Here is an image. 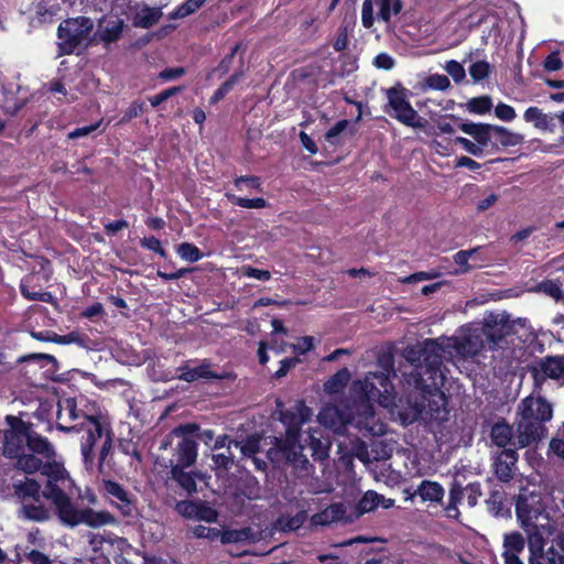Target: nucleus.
Wrapping results in <instances>:
<instances>
[{
    "instance_id": "nucleus-1",
    "label": "nucleus",
    "mask_w": 564,
    "mask_h": 564,
    "mask_svg": "<svg viewBox=\"0 0 564 564\" xmlns=\"http://www.w3.org/2000/svg\"><path fill=\"white\" fill-rule=\"evenodd\" d=\"M445 347L436 339H425L404 348L402 355L413 367L402 373L403 382L413 388L408 406L400 411L403 424L413 423L429 414L426 410V395L424 392L436 389L443 380L441 366L443 364Z\"/></svg>"
},
{
    "instance_id": "nucleus-2",
    "label": "nucleus",
    "mask_w": 564,
    "mask_h": 564,
    "mask_svg": "<svg viewBox=\"0 0 564 564\" xmlns=\"http://www.w3.org/2000/svg\"><path fill=\"white\" fill-rule=\"evenodd\" d=\"M516 512L527 533L529 564H564V534H557L545 550V540L553 533L547 513L529 506L527 499L517 502Z\"/></svg>"
},
{
    "instance_id": "nucleus-3",
    "label": "nucleus",
    "mask_w": 564,
    "mask_h": 564,
    "mask_svg": "<svg viewBox=\"0 0 564 564\" xmlns=\"http://www.w3.org/2000/svg\"><path fill=\"white\" fill-rule=\"evenodd\" d=\"M14 437L13 432L6 433V444L3 453L8 457H17L15 467L26 474H34L41 471L42 475L47 477L45 488L42 496L48 500L57 498L66 494L74 482L70 479L64 465L56 460L43 462V459L34 455H19L18 448L11 444L10 438Z\"/></svg>"
},
{
    "instance_id": "nucleus-4",
    "label": "nucleus",
    "mask_w": 564,
    "mask_h": 564,
    "mask_svg": "<svg viewBox=\"0 0 564 564\" xmlns=\"http://www.w3.org/2000/svg\"><path fill=\"white\" fill-rule=\"evenodd\" d=\"M553 409L542 397L529 395L517 408L516 441L518 448L536 445L546 436L545 423L552 419Z\"/></svg>"
},
{
    "instance_id": "nucleus-5",
    "label": "nucleus",
    "mask_w": 564,
    "mask_h": 564,
    "mask_svg": "<svg viewBox=\"0 0 564 564\" xmlns=\"http://www.w3.org/2000/svg\"><path fill=\"white\" fill-rule=\"evenodd\" d=\"M83 419L84 421L79 423V427L75 432L83 433L80 449L84 463L87 468L93 467L94 446L101 442L99 449V467H101L112 446L111 431L105 427L96 416L83 415Z\"/></svg>"
},
{
    "instance_id": "nucleus-6",
    "label": "nucleus",
    "mask_w": 564,
    "mask_h": 564,
    "mask_svg": "<svg viewBox=\"0 0 564 564\" xmlns=\"http://www.w3.org/2000/svg\"><path fill=\"white\" fill-rule=\"evenodd\" d=\"M94 21L87 17H76L63 20L57 29L59 55L73 54L77 48L90 44Z\"/></svg>"
},
{
    "instance_id": "nucleus-7",
    "label": "nucleus",
    "mask_w": 564,
    "mask_h": 564,
    "mask_svg": "<svg viewBox=\"0 0 564 564\" xmlns=\"http://www.w3.org/2000/svg\"><path fill=\"white\" fill-rule=\"evenodd\" d=\"M275 449L268 452L272 462L279 463L280 459L275 456L280 455L284 464L290 466L297 477H307L313 471V465L307 457L302 453L303 446L296 438V432H291L284 440H278Z\"/></svg>"
},
{
    "instance_id": "nucleus-8",
    "label": "nucleus",
    "mask_w": 564,
    "mask_h": 564,
    "mask_svg": "<svg viewBox=\"0 0 564 564\" xmlns=\"http://www.w3.org/2000/svg\"><path fill=\"white\" fill-rule=\"evenodd\" d=\"M275 449L268 452L272 462L279 463L280 459L275 456L280 455L284 464L290 466L297 477H307L313 471V465L307 457L302 453L303 446L296 438V432H291L284 440H278Z\"/></svg>"
},
{
    "instance_id": "nucleus-9",
    "label": "nucleus",
    "mask_w": 564,
    "mask_h": 564,
    "mask_svg": "<svg viewBox=\"0 0 564 564\" xmlns=\"http://www.w3.org/2000/svg\"><path fill=\"white\" fill-rule=\"evenodd\" d=\"M275 449L268 452L272 462L279 463L280 459L275 456L280 455L284 464L290 466L297 477H307L313 471V465L307 457L302 453L303 446L296 438V432H291L284 440H278Z\"/></svg>"
},
{
    "instance_id": "nucleus-10",
    "label": "nucleus",
    "mask_w": 564,
    "mask_h": 564,
    "mask_svg": "<svg viewBox=\"0 0 564 564\" xmlns=\"http://www.w3.org/2000/svg\"><path fill=\"white\" fill-rule=\"evenodd\" d=\"M391 373L395 376L391 362H388L387 372H369L360 382L361 390L366 397V399L360 401H376L384 408L391 405L394 399V388L390 380Z\"/></svg>"
},
{
    "instance_id": "nucleus-11",
    "label": "nucleus",
    "mask_w": 564,
    "mask_h": 564,
    "mask_svg": "<svg viewBox=\"0 0 564 564\" xmlns=\"http://www.w3.org/2000/svg\"><path fill=\"white\" fill-rule=\"evenodd\" d=\"M348 422L364 436H381L387 432V425L375 413L372 404L368 401L354 403Z\"/></svg>"
},
{
    "instance_id": "nucleus-12",
    "label": "nucleus",
    "mask_w": 564,
    "mask_h": 564,
    "mask_svg": "<svg viewBox=\"0 0 564 564\" xmlns=\"http://www.w3.org/2000/svg\"><path fill=\"white\" fill-rule=\"evenodd\" d=\"M198 430L196 424H183L176 426L172 434L180 438L174 447L175 460L171 466L191 467L197 459V442L191 436Z\"/></svg>"
},
{
    "instance_id": "nucleus-13",
    "label": "nucleus",
    "mask_w": 564,
    "mask_h": 564,
    "mask_svg": "<svg viewBox=\"0 0 564 564\" xmlns=\"http://www.w3.org/2000/svg\"><path fill=\"white\" fill-rule=\"evenodd\" d=\"M388 106L393 110V117L403 124L412 128H423L425 120L419 116L406 100L405 89L400 85L387 90Z\"/></svg>"
},
{
    "instance_id": "nucleus-14",
    "label": "nucleus",
    "mask_w": 564,
    "mask_h": 564,
    "mask_svg": "<svg viewBox=\"0 0 564 564\" xmlns=\"http://www.w3.org/2000/svg\"><path fill=\"white\" fill-rule=\"evenodd\" d=\"M484 330L479 326H467L460 333L446 340V348H452L457 355L468 358L479 354L486 347Z\"/></svg>"
},
{
    "instance_id": "nucleus-15",
    "label": "nucleus",
    "mask_w": 564,
    "mask_h": 564,
    "mask_svg": "<svg viewBox=\"0 0 564 564\" xmlns=\"http://www.w3.org/2000/svg\"><path fill=\"white\" fill-rule=\"evenodd\" d=\"M516 324L522 325L521 319L511 321L506 313H490L484 317L482 325L479 327L485 333L484 336L489 348L494 349L506 336L516 333Z\"/></svg>"
},
{
    "instance_id": "nucleus-16",
    "label": "nucleus",
    "mask_w": 564,
    "mask_h": 564,
    "mask_svg": "<svg viewBox=\"0 0 564 564\" xmlns=\"http://www.w3.org/2000/svg\"><path fill=\"white\" fill-rule=\"evenodd\" d=\"M84 414L78 412L75 399L66 398L58 401L57 410V423L56 426L59 431L75 432L79 424L75 423L78 419L83 417Z\"/></svg>"
},
{
    "instance_id": "nucleus-17",
    "label": "nucleus",
    "mask_w": 564,
    "mask_h": 564,
    "mask_svg": "<svg viewBox=\"0 0 564 564\" xmlns=\"http://www.w3.org/2000/svg\"><path fill=\"white\" fill-rule=\"evenodd\" d=\"M459 128L463 132L475 139L477 145L481 147V152H484V149L489 145L492 149H498V144L491 142V138L496 133L495 124L466 122L462 123Z\"/></svg>"
},
{
    "instance_id": "nucleus-18",
    "label": "nucleus",
    "mask_w": 564,
    "mask_h": 564,
    "mask_svg": "<svg viewBox=\"0 0 564 564\" xmlns=\"http://www.w3.org/2000/svg\"><path fill=\"white\" fill-rule=\"evenodd\" d=\"M525 539L519 532H511L503 535L502 558L505 564H524L519 555L523 552Z\"/></svg>"
},
{
    "instance_id": "nucleus-19",
    "label": "nucleus",
    "mask_w": 564,
    "mask_h": 564,
    "mask_svg": "<svg viewBox=\"0 0 564 564\" xmlns=\"http://www.w3.org/2000/svg\"><path fill=\"white\" fill-rule=\"evenodd\" d=\"M351 411L345 415L338 406H325L318 413V422L333 430L336 433H344L347 426H350L348 420L350 419Z\"/></svg>"
},
{
    "instance_id": "nucleus-20",
    "label": "nucleus",
    "mask_w": 564,
    "mask_h": 564,
    "mask_svg": "<svg viewBox=\"0 0 564 564\" xmlns=\"http://www.w3.org/2000/svg\"><path fill=\"white\" fill-rule=\"evenodd\" d=\"M24 435L26 446L32 452L30 455H34L36 457L39 455L43 462L52 460L56 457L54 446L47 438L34 431H30L28 427H25Z\"/></svg>"
},
{
    "instance_id": "nucleus-21",
    "label": "nucleus",
    "mask_w": 564,
    "mask_h": 564,
    "mask_svg": "<svg viewBox=\"0 0 564 564\" xmlns=\"http://www.w3.org/2000/svg\"><path fill=\"white\" fill-rule=\"evenodd\" d=\"M518 462V454L516 449L508 448L501 451L495 458L494 469L495 475L500 481L508 482L513 477V468Z\"/></svg>"
},
{
    "instance_id": "nucleus-22",
    "label": "nucleus",
    "mask_w": 564,
    "mask_h": 564,
    "mask_svg": "<svg viewBox=\"0 0 564 564\" xmlns=\"http://www.w3.org/2000/svg\"><path fill=\"white\" fill-rule=\"evenodd\" d=\"M56 508L57 514L64 524L75 527L82 523L83 509H77L70 501L67 494L51 500Z\"/></svg>"
},
{
    "instance_id": "nucleus-23",
    "label": "nucleus",
    "mask_w": 564,
    "mask_h": 564,
    "mask_svg": "<svg viewBox=\"0 0 564 564\" xmlns=\"http://www.w3.org/2000/svg\"><path fill=\"white\" fill-rule=\"evenodd\" d=\"M347 508L344 503H333L323 511L315 513L311 521L313 525H329L337 521L345 523L354 521L351 516H346Z\"/></svg>"
},
{
    "instance_id": "nucleus-24",
    "label": "nucleus",
    "mask_w": 564,
    "mask_h": 564,
    "mask_svg": "<svg viewBox=\"0 0 564 564\" xmlns=\"http://www.w3.org/2000/svg\"><path fill=\"white\" fill-rule=\"evenodd\" d=\"M534 380L536 382L544 377L551 379H560L564 375V357L547 356L540 364L539 368H534Z\"/></svg>"
},
{
    "instance_id": "nucleus-25",
    "label": "nucleus",
    "mask_w": 564,
    "mask_h": 564,
    "mask_svg": "<svg viewBox=\"0 0 564 564\" xmlns=\"http://www.w3.org/2000/svg\"><path fill=\"white\" fill-rule=\"evenodd\" d=\"M180 371L178 379L186 382H193L197 379H224L225 375L216 373L210 370V362L204 360L199 366L189 368L188 366H182L177 369Z\"/></svg>"
},
{
    "instance_id": "nucleus-26",
    "label": "nucleus",
    "mask_w": 564,
    "mask_h": 564,
    "mask_svg": "<svg viewBox=\"0 0 564 564\" xmlns=\"http://www.w3.org/2000/svg\"><path fill=\"white\" fill-rule=\"evenodd\" d=\"M490 438L491 442L498 446L507 449L508 445H513L516 441V433H513V429L510 424L507 423L505 419H500L496 422L490 430Z\"/></svg>"
},
{
    "instance_id": "nucleus-27",
    "label": "nucleus",
    "mask_w": 564,
    "mask_h": 564,
    "mask_svg": "<svg viewBox=\"0 0 564 564\" xmlns=\"http://www.w3.org/2000/svg\"><path fill=\"white\" fill-rule=\"evenodd\" d=\"M259 532L253 531L251 528H242L239 530H220L219 540L223 544L230 543H254L259 541Z\"/></svg>"
},
{
    "instance_id": "nucleus-28",
    "label": "nucleus",
    "mask_w": 564,
    "mask_h": 564,
    "mask_svg": "<svg viewBox=\"0 0 564 564\" xmlns=\"http://www.w3.org/2000/svg\"><path fill=\"white\" fill-rule=\"evenodd\" d=\"M104 489L109 496L115 497L120 501L118 507L122 514L131 516L133 506L131 503L129 494L123 489L121 485L116 481L106 480L104 481Z\"/></svg>"
},
{
    "instance_id": "nucleus-29",
    "label": "nucleus",
    "mask_w": 564,
    "mask_h": 564,
    "mask_svg": "<svg viewBox=\"0 0 564 564\" xmlns=\"http://www.w3.org/2000/svg\"><path fill=\"white\" fill-rule=\"evenodd\" d=\"M42 496L22 502V513L24 518L33 521H45L50 519V510L43 505Z\"/></svg>"
},
{
    "instance_id": "nucleus-30",
    "label": "nucleus",
    "mask_w": 564,
    "mask_h": 564,
    "mask_svg": "<svg viewBox=\"0 0 564 564\" xmlns=\"http://www.w3.org/2000/svg\"><path fill=\"white\" fill-rule=\"evenodd\" d=\"M82 523L91 528H100L102 525L117 523V519L108 511H96L91 508H84Z\"/></svg>"
},
{
    "instance_id": "nucleus-31",
    "label": "nucleus",
    "mask_w": 564,
    "mask_h": 564,
    "mask_svg": "<svg viewBox=\"0 0 564 564\" xmlns=\"http://www.w3.org/2000/svg\"><path fill=\"white\" fill-rule=\"evenodd\" d=\"M186 467L171 466V478L175 480L181 488H183L188 495L197 491L196 481L194 475L185 471Z\"/></svg>"
},
{
    "instance_id": "nucleus-32",
    "label": "nucleus",
    "mask_w": 564,
    "mask_h": 564,
    "mask_svg": "<svg viewBox=\"0 0 564 564\" xmlns=\"http://www.w3.org/2000/svg\"><path fill=\"white\" fill-rule=\"evenodd\" d=\"M162 17L161 8L145 6L134 18V26L150 29L156 24Z\"/></svg>"
},
{
    "instance_id": "nucleus-33",
    "label": "nucleus",
    "mask_w": 564,
    "mask_h": 564,
    "mask_svg": "<svg viewBox=\"0 0 564 564\" xmlns=\"http://www.w3.org/2000/svg\"><path fill=\"white\" fill-rule=\"evenodd\" d=\"M381 495H378L376 491L369 490L367 491L359 502L352 508L354 514H350L354 519L359 518L361 514L370 512L376 509V507L380 503Z\"/></svg>"
},
{
    "instance_id": "nucleus-34",
    "label": "nucleus",
    "mask_w": 564,
    "mask_h": 564,
    "mask_svg": "<svg viewBox=\"0 0 564 564\" xmlns=\"http://www.w3.org/2000/svg\"><path fill=\"white\" fill-rule=\"evenodd\" d=\"M212 460L214 463L213 469L215 470L216 476L221 477L234 465L235 456L231 449H226L224 453L213 454Z\"/></svg>"
},
{
    "instance_id": "nucleus-35",
    "label": "nucleus",
    "mask_w": 564,
    "mask_h": 564,
    "mask_svg": "<svg viewBox=\"0 0 564 564\" xmlns=\"http://www.w3.org/2000/svg\"><path fill=\"white\" fill-rule=\"evenodd\" d=\"M423 500L440 501L444 495L442 486L434 481L424 480L415 491Z\"/></svg>"
},
{
    "instance_id": "nucleus-36",
    "label": "nucleus",
    "mask_w": 564,
    "mask_h": 564,
    "mask_svg": "<svg viewBox=\"0 0 564 564\" xmlns=\"http://www.w3.org/2000/svg\"><path fill=\"white\" fill-rule=\"evenodd\" d=\"M123 25L124 23L121 19L109 21L100 32L99 40L105 43V45L116 42L122 34Z\"/></svg>"
},
{
    "instance_id": "nucleus-37",
    "label": "nucleus",
    "mask_w": 564,
    "mask_h": 564,
    "mask_svg": "<svg viewBox=\"0 0 564 564\" xmlns=\"http://www.w3.org/2000/svg\"><path fill=\"white\" fill-rule=\"evenodd\" d=\"M307 519L305 511H299L294 516H282L278 519L276 525L282 531H295L300 529Z\"/></svg>"
},
{
    "instance_id": "nucleus-38",
    "label": "nucleus",
    "mask_w": 564,
    "mask_h": 564,
    "mask_svg": "<svg viewBox=\"0 0 564 564\" xmlns=\"http://www.w3.org/2000/svg\"><path fill=\"white\" fill-rule=\"evenodd\" d=\"M523 117L525 121L533 122L534 127L541 130H547L552 122V118L543 113L538 107L528 108Z\"/></svg>"
},
{
    "instance_id": "nucleus-39",
    "label": "nucleus",
    "mask_w": 564,
    "mask_h": 564,
    "mask_svg": "<svg viewBox=\"0 0 564 564\" xmlns=\"http://www.w3.org/2000/svg\"><path fill=\"white\" fill-rule=\"evenodd\" d=\"M495 137L498 139L501 147H514L524 141V137L520 133L512 132L505 127L496 126Z\"/></svg>"
},
{
    "instance_id": "nucleus-40",
    "label": "nucleus",
    "mask_w": 564,
    "mask_h": 564,
    "mask_svg": "<svg viewBox=\"0 0 564 564\" xmlns=\"http://www.w3.org/2000/svg\"><path fill=\"white\" fill-rule=\"evenodd\" d=\"M463 500H465L463 487L458 484H453L449 490V501L448 505L446 506V512L449 518H458L459 510L457 508V505L460 503Z\"/></svg>"
},
{
    "instance_id": "nucleus-41",
    "label": "nucleus",
    "mask_w": 564,
    "mask_h": 564,
    "mask_svg": "<svg viewBox=\"0 0 564 564\" xmlns=\"http://www.w3.org/2000/svg\"><path fill=\"white\" fill-rule=\"evenodd\" d=\"M40 484L34 479H26L24 482L15 486V492L22 499V502L40 497Z\"/></svg>"
},
{
    "instance_id": "nucleus-42",
    "label": "nucleus",
    "mask_w": 564,
    "mask_h": 564,
    "mask_svg": "<svg viewBox=\"0 0 564 564\" xmlns=\"http://www.w3.org/2000/svg\"><path fill=\"white\" fill-rule=\"evenodd\" d=\"M378 18L388 23L392 15H397L402 10L401 0H379Z\"/></svg>"
},
{
    "instance_id": "nucleus-43",
    "label": "nucleus",
    "mask_w": 564,
    "mask_h": 564,
    "mask_svg": "<svg viewBox=\"0 0 564 564\" xmlns=\"http://www.w3.org/2000/svg\"><path fill=\"white\" fill-rule=\"evenodd\" d=\"M207 0H186L183 4H181L176 10L169 14L171 20L184 19L193 13H195L198 9H200Z\"/></svg>"
},
{
    "instance_id": "nucleus-44",
    "label": "nucleus",
    "mask_w": 564,
    "mask_h": 564,
    "mask_svg": "<svg viewBox=\"0 0 564 564\" xmlns=\"http://www.w3.org/2000/svg\"><path fill=\"white\" fill-rule=\"evenodd\" d=\"M296 416L295 406L280 412V421L286 425L285 436H289L291 432H296V438H300L301 420H297Z\"/></svg>"
},
{
    "instance_id": "nucleus-45",
    "label": "nucleus",
    "mask_w": 564,
    "mask_h": 564,
    "mask_svg": "<svg viewBox=\"0 0 564 564\" xmlns=\"http://www.w3.org/2000/svg\"><path fill=\"white\" fill-rule=\"evenodd\" d=\"M243 77V70L239 69L235 74H232L226 82H224L220 87L215 91L210 101L216 104L221 100L232 88Z\"/></svg>"
},
{
    "instance_id": "nucleus-46",
    "label": "nucleus",
    "mask_w": 564,
    "mask_h": 564,
    "mask_svg": "<svg viewBox=\"0 0 564 564\" xmlns=\"http://www.w3.org/2000/svg\"><path fill=\"white\" fill-rule=\"evenodd\" d=\"M354 455L360 459L365 464H370L372 462L384 460L386 453L372 455L371 449H368V446L365 442L357 443L352 448Z\"/></svg>"
},
{
    "instance_id": "nucleus-47",
    "label": "nucleus",
    "mask_w": 564,
    "mask_h": 564,
    "mask_svg": "<svg viewBox=\"0 0 564 564\" xmlns=\"http://www.w3.org/2000/svg\"><path fill=\"white\" fill-rule=\"evenodd\" d=\"M466 107L470 112L484 115L491 110L492 100L489 96L475 97L468 100Z\"/></svg>"
},
{
    "instance_id": "nucleus-48",
    "label": "nucleus",
    "mask_w": 564,
    "mask_h": 564,
    "mask_svg": "<svg viewBox=\"0 0 564 564\" xmlns=\"http://www.w3.org/2000/svg\"><path fill=\"white\" fill-rule=\"evenodd\" d=\"M218 512L204 501H198L195 520L205 521L208 523L217 522Z\"/></svg>"
},
{
    "instance_id": "nucleus-49",
    "label": "nucleus",
    "mask_w": 564,
    "mask_h": 564,
    "mask_svg": "<svg viewBox=\"0 0 564 564\" xmlns=\"http://www.w3.org/2000/svg\"><path fill=\"white\" fill-rule=\"evenodd\" d=\"M503 501H505V492L495 490L490 494L489 498L486 500V505L488 510L494 516H501L503 510Z\"/></svg>"
},
{
    "instance_id": "nucleus-50",
    "label": "nucleus",
    "mask_w": 564,
    "mask_h": 564,
    "mask_svg": "<svg viewBox=\"0 0 564 564\" xmlns=\"http://www.w3.org/2000/svg\"><path fill=\"white\" fill-rule=\"evenodd\" d=\"M227 197L232 204L240 206L242 208L259 209V208H264L267 206V202L263 198H252V199L251 198H242V197H237L232 194H227Z\"/></svg>"
},
{
    "instance_id": "nucleus-51",
    "label": "nucleus",
    "mask_w": 564,
    "mask_h": 564,
    "mask_svg": "<svg viewBox=\"0 0 564 564\" xmlns=\"http://www.w3.org/2000/svg\"><path fill=\"white\" fill-rule=\"evenodd\" d=\"M177 253L182 259L189 262H196L202 258V252L199 249L189 242H183L178 245Z\"/></svg>"
},
{
    "instance_id": "nucleus-52",
    "label": "nucleus",
    "mask_w": 564,
    "mask_h": 564,
    "mask_svg": "<svg viewBox=\"0 0 564 564\" xmlns=\"http://www.w3.org/2000/svg\"><path fill=\"white\" fill-rule=\"evenodd\" d=\"M539 290L551 297H553L555 301H563L564 300V293L561 289V284L557 281L547 280L539 284Z\"/></svg>"
},
{
    "instance_id": "nucleus-53",
    "label": "nucleus",
    "mask_w": 564,
    "mask_h": 564,
    "mask_svg": "<svg viewBox=\"0 0 564 564\" xmlns=\"http://www.w3.org/2000/svg\"><path fill=\"white\" fill-rule=\"evenodd\" d=\"M491 66L486 61H478L469 67V74L475 82H479L488 77Z\"/></svg>"
},
{
    "instance_id": "nucleus-54",
    "label": "nucleus",
    "mask_w": 564,
    "mask_h": 564,
    "mask_svg": "<svg viewBox=\"0 0 564 564\" xmlns=\"http://www.w3.org/2000/svg\"><path fill=\"white\" fill-rule=\"evenodd\" d=\"M192 534L197 539H207L209 541H216L219 540L220 530L198 524L192 529Z\"/></svg>"
},
{
    "instance_id": "nucleus-55",
    "label": "nucleus",
    "mask_w": 564,
    "mask_h": 564,
    "mask_svg": "<svg viewBox=\"0 0 564 564\" xmlns=\"http://www.w3.org/2000/svg\"><path fill=\"white\" fill-rule=\"evenodd\" d=\"M463 490L467 506L469 508H474L478 503L479 498L481 497L480 485L469 484L466 487H464Z\"/></svg>"
},
{
    "instance_id": "nucleus-56",
    "label": "nucleus",
    "mask_w": 564,
    "mask_h": 564,
    "mask_svg": "<svg viewBox=\"0 0 564 564\" xmlns=\"http://www.w3.org/2000/svg\"><path fill=\"white\" fill-rule=\"evenodd\" d=\"M238 447L245 456L253 457L260 449V440L257 436H250L245 443H240Z\"/></svg>"
},
{
    "instance_id": "nucleus-57",
    "label": "nucleus",
    "mask_w": 564,
    "mask_h": 564,
    "mask_svg": "<svg viewBox=\"0 0 564 564\" xmlns=\"http://www.w3.org/2000/svg\"><path fill=\"white\" fill-rule=\"evenodd\" d=\"M425 84H426V86L429 88L437 89V90H445L451 85L449 79L447 78V76L440 75V74L430 75L425 79Z\"/></svg>"
},
{
    "instance_id": "nucleus-58",
    "label": "nucleus",
    "mask_w": 564,
    "mask_h": 564,
    "mask_svg": "<svg viewBox=\"0 0 564 564\" xmlns=\"http://www.w3.org/2000/svg\"><path fill=\"white\" fill-rule=\"evenodd\" d=\"M445 70L449 76H452L455 83L463 82L466 75L463 65L456 61L447 62L445 65Z\"/></svg>"
},
{
    "instance_id": "nucleus-59",
    "label": "nucleus",
    "mask_w": 564,
    "mask_h": 564,
    "mask_svg": "<svg viewBox=\"0 0 564 564\" xmlns=\"http://www.w3.org/2000/svg\"><path fill=\"white\" fill-rule=\"evenodd\" d=\"M21 292L23 296L30 301H41L45 303H51L53 301V296L50 292L30 291L25 284L21 285Z\"/></svg>"
},
{
    "instance_id": "nucleus-60",
    "label": "nucleus",
    "mask_w": 564,
    "mask_h": 564,
    "mask_svg": "<svg viewBox=\"0 0 564 564\" xmlns=\"http://www.w3.org/2000/svg\"><path fill=\"white\" fill-rule=\"evenodd\" d=\"M373 3L372 0H364L361 8V22L367 29L373 25Z\"/></svg>"
},
{
    "instance_id": "nucleus-61",
    "label": "nucleus",
    "mask_w": 564,
    "mask_h": 564,
    "mask_svg": "<svg viewBox=\"0 0 564 564\" xmlns=\"http://www.w3.org/2000/svg\"><path fill=\"white\" fill-rule=\"evenodd\" d=\"M198 501H181L176 503V511L188 519H195Z\"/></svg>"
},
{
    "instance_id": "nucleus-62",
    "label": "nucleus",
    "mask_w": 564,
    "mask_h": 564,
    "mask_svg": "<svg viewBox=\"0 0 564 564\" xmlns=\"http://www.w3.org/2000/svg\"><path fill=\"white\" fill-rule=\"evenodd\" d=\"M181 90H182V87L167 88V89L161 91L160 94L149 98V101H150L152 107H158L163 101H165L169 98H171V97L175 96L176 94H178Z\"/></svg>"
},
{
    "instance_id": "nucleus-63",
    "label": "nucleus",
    "mask_w": 564,
    "mask_h": 564,
    "mask_svg": "<svg viewBox=\"0 0 564 564\" xmlns=\"http://www.w3.org/2000/svg\"><path fill=\"white\" fill-rule=\"evenodd\" d=\"M496 116L503 121H512L516 118V110L503 102H500L495 108Z\"/></svg>"
},
{
    "instance_id": "nucleus-64",
    "label": "nucleus",
    "mask_w": 564,
    "mask_h": 564,
    "mask_svg": "<svg viewBox=\"0 0 564 564\" xmlns=\"http://www.w3.org/2000/svg\"><path fill=\"white\" fill-rule=\"evenodd\" d=\"M25 557L32 564H56V562L48 557L41 551L32 550L25 554Z\"/></svg>"
}]
</instances>
